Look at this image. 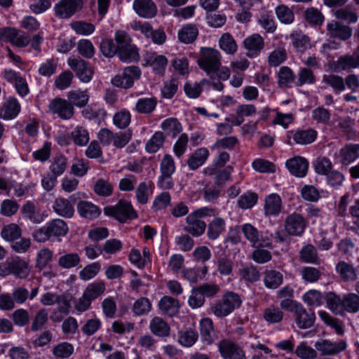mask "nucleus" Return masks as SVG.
<instances>
[{
    "instance_id": "obj_42",
    "label": "nucleus",
    "mask_w": 359,
    "mask_h": 359,
    "mask_svg": "<svg viewBox=\"0 0 359 359\" xmlns=\"http://www.w3.org/2000/svg\"><path fill=\"white\" fill-rule=\"evenodd\" d=\"M161 128L165 135L175 137L182 130L181 123L175 118H169L161 123Z\"/></svg>"
},
{
    "instance_id": "obj_41",
    "label": "nucleus",
    "mask_w": 359,
    "mask_h": 359,
    "mask_svg": "<svg viewBox=\"0 0 359 359\" xmlns=\"http://www.w3.org/2000/svg\"><path fill=\"white\" fill-rule=\"evenodd\" d=\"M201 335L204 341L208 344L212 343L214 340V328L212 320L209 318H204L200 321Z\"/></svg>"
},
{
    "instance_id": "obj_22",
    "label": "nucleus",
    "mask_w": 359,
    "mask_h": 359,
    "mask_svg": "<svg viewBox=\"0 0 359 359\" xmlns=\"http://www.w3.org/2000/svg\"><path fill=\"white\" fill-rule=\"evenodd\" d=\"M151 332L156 337H167L170 336V327L167 322L161 317H154L149 325Z\"/></svg>"
},
{
    "instance_id": "obj_23",
    "label": "nucleus",
    "mask_w": 359,
    "mask_h": 359,
    "mask_svg": "<svg viewBox=\"0 0 359 359\" xmlns=\"http://www.w3.org/2000/svg\"><path fill=\"white\" fill-rule=\"evenodd\" d=\"M22 213L24 217L34 224H40L44 220V216L40 209L32 201H27L22 206Z\"/></svg>"
},
{
    "instance_id": "obj_4",
    "label": "nucleus",
    "mask_w": 359,
    "mask_h": 359,
    "mask_svg": "<svg viewBox=\"0 0 359 359\" xmlns=\"http://www.w3.org/2000/svg\"><path fill=\"white\" fill-rule=\"evenodd\" d=\"M104 212L120 222H125L128 219H133L137 217L132 205L125 201H120L114 206L105 207Z\"/></svg>"
},
{
    "instance_id": "obj_24",
    "label": "nucleus",
    "mask_w": 359,
    "mask_h": 359,
    "mask_svg": "<svg viewBox=\"0 0 359 359\" xmlns=\"http://www.w3.org/2000/svg\"><path fill=\"white\" fill-rule=\"evenodd\" d=\"M339 155L343 165L350 164L359 158V144H346L340 149Z\"/></svg>"
},
{
    "instance_id": "obj_1",
    "label": "nucleus",
    "mask_w": 359,
    "mask_h": 359,
    "mask_svg": "<svg viewBox=\"0 0 359 359\" xmlns=\"http://www.w3.org/2000/svg\"><path fill=\"white\" fill-rule=\"evenodd\" d=\"M68 231L67 224L64 220L54 219L46 223V225L34 230L32 235L37 243H45L53 240L60 241L61 237L65 236Z\"/></svg>"
},
{
    "instance_id": "obj_43",
    "label": "nucleus",
    "mask_w": 359,
    "mask_h": 359,
    "mask_svg": "<svg viewBox=\"0 0 359 359\" xmlns=\"http://www.w3.org/2000/svg\"><path fill=\"white\" fill-rule=\"evenodd\" d=\"M69 26L76 34L82 36L90 35L95 30V26L93 23L83 20L72 21Z\"/></svg>"
},
{
    "instance_id": "obj_49",
    "label": "nucleus",
    "mask_w": 359,
    "mask_h": 359,
    "mask_svg": "<svg viewBox=\"0 0 359 359\" xmlns=\"http://www.w3.org/2000/svg\"><path fill=\"white\" fill-rule=\"evenodd\" d=\"M157 100L155 97H144L139 99L135 104V109L140 114H150L156 108Z\"/></svg>"
},
{
    "instance_id": "obj_60",
    "label": "nucleus",
    "mask_w": 359,
    "mask_h": 359,
    "mask_svg": "<svg viewBox=\"0 0 359 359\" xmlns=\"http://www.w3.org/2000/svg\"><path fill=\"white\" fill-rule=\"evenodd\" d=\"M303 301L311 306H320L323 303V297L320 292L316 290L307 291L302 297Z\"/></svg>"
},
{
    "instance_id": "obj_16",
    "label": "nucleus",
    "mask_w": 359,
    "mask_h": 359,
    "mask_svg": "<svg viewBox=\"0 0 359 359\" xmlns=\"http://www.w3.org/2000/svg\"><path fill=\"white\" fill-rule=\"evenodd\" d=\"M264 39L259 34H253L246 37L243 41V46L247 50V55L253 57L257 56L264 48Z\"/></svg>"
},
{
    "instance_id": "obj_28",
    "label": "nucleus",
    "mask_w": 359,
    "mask_h": 359,
    "mask_svg": "<svg viewBox=\"0 0 359 359\" xmlns=\"http://www.w3.org/2000/svg\"><path fill=\"white\" fill-rule=\"evenodd\" d=\"M209 156V151L206 148L196 149L187 159V165L190 170H195L201 166Z\"/></svg>"
},
{
    "instance_id": "obj_33",
    "label": "nucleus",
    "mask_w": 359,
    "mask_h": 359,
    "mask_svg": "<svg viewBox=\"0 0 359 359\" xmlns=\"http://www.w3.org/2000/svg\"><path fill=\"white\" fill-rule=\"evenodd\" d=\"M333 15L337 20L348 23H355L358 20L356 9L350 6L338 8L334 11Z\"/></svg>"
},
{
    "instance_id": "obj_45",
    "label": "nucleus",
    "mask_w": 359,
    "mask_h": 359,
    "mask_svg": "<svg viewBox=\"0 0 359 359\" xmlns=\"http://www.w3.org/2000/svg\"><path fill=\"white\" fill-rule=\"evenodd\" d=\"M67 97L72 104L78 107H85L88 102L89 95L86 90H71L68 93Z\"/></svg>"
},
{
    "instance_id": "obj_53",
    "label": "nucleus",
    "mask_w": 359,
    "mask_h": 359,
    "mask_svg": "<svg viewBox=\"0 0 359 359\" xmlns=\"http://www.w3.org/2000/svg\"><path fill=\"white\" fill-rule=\"evenodd\" d=\"M53 252L47 248L41 249L36 255V267L43 269L53 259Z\"/></svg>"
},
{
    "instance_id": "obj_2",
    "label": "nucleus",
    "mask_w": 359,
    "mask_h": 359,
    "mask_svg": "<svg viewBox=\"0 0 359 359\" xmlns=\"http://www.w3.org/2000/svg\"><path fill=\"white\" fill-rule=\"evenodd\" d=\"M242 304V299L239 294L233 292H225L222 298L214 302L210 306V313L218 318H224Z\"/></svg>"
},
{
    "instance_id": "obj_6",
    "label": "nucleus",
    "mask_w": 359,
    "mask_h": 359,
    "mask_svg": "<svg viewBox=\"0 0 359 359\" xmlns=\"http://www.w3.org/2000/svg\"><path fill=\"white\" fill-rule=\"evenodd\" d=\"M7 272L17 278L26 279L30 274L32 267L29 261L16 256L6 260Z\"/></svg>"
},
{
    "instance_id": "obj_8",
    "label": "nucleus",
    "mask_w": 359,
    "mask_h": 359,
    "mask_svg": "<svg viewBox=\"0 0 359 359\" xmlns=\"http://www.w3.org/2000/svg\"><path fill=\"white\" fill-rule=\"evenodd\" d=\"M141 72L140 69H123V72L111 79L113 86L128 89L133 86L134 81L140 78Z\"/></svg>"
},
{
    "instance_id": "obj_7",
    "label": "nucleus",
    "mask_w": 359,
    "mask_h": 359,
    "mask_svg": "<svg viewBox=\"0 0 359 359\" xmlns=\"http://www.w3.org/2000/svg\"><path fill=\"white\" fill-rule=\"evenodd\" d=\"M326 34L330 39L346 41L352 36V29L338 20H332L326 25Z\"/></svg>"
},
{
    "instance_id": "obj_27",
    "label": "nucleus",
    "mask_w": 359,
    "mask_h": 359,
    "mask_svg": "<svg viewBox=\"0 0 359 359\" xmlns=\"http://www.w3.org/2000/svg\"><path fill=\"white\" fill-rule=\"evenodd\" d=\"M53 210L60 216L71 218L74 213L73 205L69 200L64 198H56L53 205Z\"/></svg>"
},
{
    "instance_id": "obj_58",
    "label": "nucleus",
    "mask_w": 359,
    "mask_h": 359,
    "mask_svg": "<svg viewBox=\"0 0 359 359\" xmlns=\"http://www.w3.org/2000/svg\"><path fill=\"white\" fill-rule=\"evenodd\" d=\"M219 47L225 52L233 54L237 50V44L229 33H224L219 41Z\"/></svg>"
},
{
    "instance_id": "obj_26",
    "label": "nucleus",
    "mask_w": 359,
    "mask_h": 359,
    "mask_svg": "<svg viewBox=\"0 0 359 359\" xmlns=\"http://www.w3.org/2000/svg\"><path fill=\"white\" fill-rule=\"evenodd\" d=\"M158 306L163 314L172 317L178 313L180 304L176 299L165 296L160 300Z\"/></svg>"
},
{
    "instance_id": "obj_19",
    "label": "nucleus",
    "mask_w": 359,
    "mask_h": 359,
    "mask_svg": "<svg viewBox=\"0 0 359 359\" xmlns=\"http://www.w3.org/2000/svg\"><path fill=\"white\" fill-rule=\"evenodd\" d=\"M21 109L18 100L14 97H8L0 107V118L4 120L15 118Z\"/></svg>"
},
{
    "instance_id": "obj_52",
    "label": "nucleus",
    "mask_w": 359,
    "mask_h": 359,
    "mask_svg": "<svg viewBox=\"0 0 359 359\" xmlns=\"http://www.w3.org/2000/svg\"><path fill=\"white\" fill-rule=\"evenodd\" d=\"M305 20L311 25H320L325 20V17L320 11L311 7L304 12Z\"/></svg>"
},
{
    "instance_id": "obj_20",
    "label": "nucleus",
    "mask_w": 359,
    "mask_h": 359,
    "mask_svg": "<svg viewBox=\"0 0 359 359\" xmlns=\"http://www.w3.org/2000/svg\"><path fill=\"white\" fill-rule=\"evenodd\" d=\"M285 165L290 172L295 177H303L307 173L309 163L303 157L292 158L286 161Z\"/></svg>"
},
{
    "instance_id": "obj_32",
    "label": "nucleus",
    "mask_w": 359,
    "mask_h": 359,
    "mask_svg": "<svg viewBox=\"0 0 359 359\" xmlns=\"http://www.w3.org/2000/svg\"><path fill=\"white\" fill-rule=\"evenodd\" d=\"M325 301L327 308L335 315L343 316V302L340 296L332 292H327L325 295Z\"/></svg>"
},
{
    "instance_id": "obj_57",
    "label": "nucleus",
    "mask_w": 359,
    "mask_h": 359,
    "mask_svg": "<svg viewBox=\"0 0 359 359\" xmlns=\"http://www.w3.org/2000/svg\"><path fill=\"white\" fill-rule=\"evenodd\" d=\"M313 120L318 124L327 125L331 118L330 111L323 107H318L312 110Z\"/></svg>"
},
{
    "instance_id": "obj_63",
    "label": "nucleus",
    "mask_w": 359,
    "mask_h": 359,
    "mask_svg": "<svg viewBox=\"0 0 359 359\" xmlns=\"http://www.w3.org/2000/svg\"><path fill=\"white\" fill-rule=\"evenodd\" d=\"M302 278L307 283H316L321 277V272L312 266H304L300 269Z\"/></svg>"
},
{
    "instance_id": "obj_31",
    "label": "nucleus",
    "mask_w": 359,
    "mask_h": 359,
    "mask_svg": "<svg viewBox=\"0 0 359 359\" xmlns=\"http://www.w3.org/2000/svg\"><path fill=\"white\" fill-rule=\"evenodd\" d=\"M336 271L344 281L353 282L358 278L355 269L344 261L339 262L336 265Z\"/></svg>"
},
{
    "instance_id": "obj_55",
    "label": "nucleus",
    "mask_w": 359,
    "mask_h": 359,
    "mask_svg": "<svg viewBox=\"0 0 359 359\" xmlns=\"http://www.w3.org/2000/svg\"><path fill=\"white\" fill-rule=\"evenodd\" d=\"M71 137L79 146H85L90 140L88 131L83 126H76L72 132Z\"/></svg>"
},
{
    "instance_id": "obj_21",
    "label": "nucleus",
    "mask_w": 359,
    "mask_h": 359,
    "mask_svg": "<svg viewBox=\"0 0 359 359\" xmlns=\"http://www.w3.org/2000/svg\"><path fill=\"white\" fill-rule=\"evenodd\" d=\"M282 210V199L277 194H271L266 196L264 205L266 216H277Z\"/></svg>"
},
{
    "instance_id": "obj_15",
    "label": "nucleus",
    "mask_w": 359,
    "mask_h": 359,
    "mask_svg": "<svg viewBox=\"0 0 359 359\" xmlns=\"http://www.w3.org/2000/svg\"><path fill=\"white\" fill-rule=\"evenodd\" d=\"M205 222L201 220L194 211L186 217V226L184 227V230L193 236H201L205 232Z\"/></svg>"
},
{
    "instance_id": "obj_62",
    "label": "nucleus",
    "mask_w": 359,
    "mask_h": 359,
    "mask_svg": "<svg viewBox=\"0 0 359 359\" xmlns=\"http://www.w3.org/2000/svg\"><path fill=\"white\" fill-rule=\"evenodd\" d=\"M318 315L321 320L327 325H330L331 327L334 329L338 334L341 335L344 333L343 326L338 319L332 317L325 311H320L318 312Z\"/></svg>"
},
{
    "instance_id": "obj_38",
    "label": "nucleus",
    "mask_w": 359,
    "mask_h": 359,
    "mask_svg": "<svg viewBox=\"0 0 359 359\" xmlns=\"http://www.w3.org/2000/svg\"><path fill=\"white\" fill-rule=\"evenodd\" d=\"M275 13L278 20L285 25H290L294 21V13L292 8L280 4L275 8Z\"/></svg>"
},
{
    "instance_id": "obj_13",
    "label": "nucleus",
    "mask_w": 359,
    "mask_h": 359,
    "mask_svg": "<svg viewBox=\"0 0 359 359\" xmlns=\"http://www.w3.org/2000/svg\"><path fill=\"white\" fill-rule=\"evenodd\" d=\"M49 110L58 115L62 119L71 118L74 113V107L69 101L62 98H55L49 104Z\"/></svg>"
},
{
    "instance_id": "obj_39",
    "label": "nucleus",
    "mask_w": 359,
    "mask_h": 359,
    "mask_svg": "<svg viewBox=\"0 0 359 359\" xmlns=\"http://www.w3.org/2000/svg\"><path fill=\"white\" fill-rule=\"evenodd\" d=\"M80 262L81 259L77 253H61L57 260V265L63 269H69L77 266Z\"/></svg>"
},
{
    "instance_id": "obj_51",
    "label": "nucleus",
    "mask_w": 359,
    "mask_h": 359,
    "mask_svg": "<svg viewBox=\"0 0 359 359\" xmlns=\"http://www.w3.org/2000/svg\"><path fill=\"white\" fill-rule=\"evenodd\" d=\"M74 346L68 342H62L54 346L52 353L56 359L67 358L74 353Z\"/></svg>"
},
{
    "instance_id": "obj_5",
    "label": "nucleus",
    "mask_w": 359,
    "mask_h": 359,
    "mask_svg": "<svg viewBox=\"0 0 359 359\" xmlns=\"http://www.w3.org/2000/svg\"><path fill=\"white\" fill-rule=\"evenodd\" d=\"M83 0H60L54 6L55 16L68 19L83 8Z\"/></svg>"
},
{
    "instance_id": "obj_48",
    "label": "nucleus",
    "mask_w": 359,
    "mask_h": 359,
    "mask_svg": "<svg viewBox=\"0 0 359 359\" xmlns=\"http://www.w3.org/2000/svg\"><path fill=\"white\" fill-rule=\"evenodd\" d=\"M198 337L196 331L191 329L181 330L178 332V342L183 346H192Z\"/></svg>"
},
{
    "instance_id": "obj_18",
    "label": "nucleus",
    "mask_w": 359,
    "mask_h": 359,
    "mask_svg": "<svg viewBox=\"0 0 359 359\" xmlns=\"http://www.w3.org/2000/svg\"><path fill=\"white\" fill-rule=\"evenodd\" d=\"M133 7L141 18H152L157 13V7L152 0H135Z\"/></svg>"
},
{
    "instance_id": "obj_3",
    "label": "nucleus",
    "mask_w": 359,
    "mask_h": 359,
    "mask_svg": "<svg viewBox=\"0 0 359 359\" xmlns=\"http://www.w3.org/2000/svg\"><path fill=\"white\" fill-rule=\"evenodd\" d=\"M245 238L252 247H271L272 242L268 232L259 231L255 226L245 223L241 227Z\"/></svg>"
},
{
    "instance_id": "obj_50",
    "label": "nucleus",
    "mask_w": 359,
    "mask_h": 359,
    "mask_svg": "<svg viewBox=\"0 0 359 359\" xmlns=\"http://www.w3.org/2000/svg\"><path fill=\"white\" fill-rule=\"evenodd\" d=\"M105 283L102 281H95L89 284L83 293L91 300H94L101 296L105 291Z\"/></svg>"
},
{
    "instance_id": "obj_25",
    "label": "nucleus",
    "mask_w": 359,
    "mask_h": 359,
    "mask_svg": "<svg viewBox=\"0 0 359 359\" xmlns=\"http://www.w3.org/2000/svg\"><path fill=\"white\" fill-rule=\"evenodd\" d=\"M293 48L299 52H304L311 46L310 38L302 31H294L290 34Z\"/></svg>"
},
{
    "instance_id": "obj_36",
    "label": "nucleus",
    "mask_w": 359,
    "mask_h": 359,
    "mask_svg": "<svg viewBox=\"0 0 359 359\" xmlns=\"http://www.w3.org/2000/svg\"><path fill=\"white\" fill-rule=\"evenodd\" d=\"M345 312L350 313L359 312V295L356 292H349L344 295L343 315Z\"/></svg>"
},
{
    "instance_id": "obj_59",
    "label": "nucleus",
    "mask_w": 359,
    "mask_h": 359,
    "mask_svg": "<svg viewBox=\"0 0 359 359\" xmlns=\"http://www.w3.org/2000/svg\"><path fill=\"white\" fill-rule=\"evenodd\" d=\"M145 65L154 67H165L168 65V59L162 55L156 53H147L144 55Z\"/></svg>"
},
{
    "instance_id": "obj_64",
    "label": "nucleus",
    "mask_w": 359,
    "mask_h": 359,
    "mask_svg": "<svg viewBox=\"0 0 359 359\" xmlns=\"http://www.w3.org/2000/svg\"><path fill=\"white\" fill-rule=\"evenodd\" d=\"M294 353L301 359H313L317 357L316 351L307 346L305 342H302L297 346Z\"/></svg>"
},
{
    "instance_id": "obj_54",
    "label": "nucleus",
    "mask_w": 359,
    "mask_h": 359,
    "mask_svg": "<svg viewBox=\"0 0 359 359\" xmlns=\"http://www.w3.org/2000/svg\"><path fill=\"white\" fill-rule=\"evenodd\" d=\"M178 85L179 81L175 77H172L170 80L165 81L161 90L162 97L165 99L172 98L177 91Z\"/></svg>"
},
{
    "instance_id": "obj_34",
    "label": "nucleus",
    "mask_w": 359,
    "mask_h": 359,
    "mask_svg": "<svg viewBox=\"0 0 359 359\" xmlns=\"http://www.w3.org/2000/svg\"><path fill=\"white\" fill-rule=\"evenodd\" d=\"M117 55L118 58L124 62H137L140 59L139 49L135 44L118 50Z\"/></svg>"
},
{
    "instance_id": "obj_61",
    "label": "nucleus",
    "mask_w": 359,
    "mask_h": 359,
    "mask_svg": "<svg viewBox=\"0 0 359 359\" xmlns=\"http://www.w3.org/2000/svg\"><path fill=\"white\" fill-rule=\"evenodd\" d=\"M131 115L126 109H122L114 114L113 123L119 129H125L130 123Z\"/></svg>"
},
{
    "instance_id": "obj_40",
    "label": "nucleus",
    "mask_w": 359,
    "mask_h": 359,
    "mask_svg": "<svg viewBox=\"0 0 359 359\" xmlns=\"http://www.w3.org/2000/svg\"><path fill=\"white\" fill-rule=\"evenodd\" d=\"M67 166V157L62 154H57L52 158L49 170L53 175L58 177L65 172Z\"/></svg>"
},
{
    "instance_id": "obj_11",
    "label": "nucleus",
    "mask_w": 359,
    "mask_h": 359,
    "mask_svg": "<svg viewBox=\"0 0 359 359\" xmlns=\"http://www.w3.org/2000/svg\"><path fill=\"white\" fill-rule=\"evenodd\" d=\"M218 349L224 359H246L243 350L231 341L222 340L218 344Z\"/></svg>"
},
{
    "instance_id": "obj_29",
    "label": "nucleus",
    "mask_w": 359,
    "mask_h": 359,
    "mask_svg": "<svg viewBox=\"0 0 359 359\" xmlns=\"http://www.w3.org/2000/svg\"><path fill=\"white\" fill-rule=\"evenodd\" d=\"M80 215L89 219L97 218L101 213L100 209L95 204L88 201H81L77 205Z\"/></svg>"
},
{
    "instance_id": "obj_46",
    "label": "nucleus",
    "mask_w": 359,
    "mask_h": 359,
    "mask_svg": "<svg viewBox=\"0 0 359 359\" xmlns=\"http://www.w3.org/2000/svg\"><path fill=\"white\" fill-rule=\"evenodd\" d=\"M264 320L269 324L278 323L283 318V313L278 307L270 306L263 311Z\"/></svg>"
},
{
    "instance_id": "obj_9",
    "label": "nucleus",
    "mask_w": 359,
    "mask_h": 359,
    "mask_svg": "<svg viewBox=\"0 0 359 359\" xmlns=\"http://www.w3.org/2000/svg\"><path fill=\"white\" fill-rule=\"evenodd\" d=\"M314 346L322 355H334L344 351L347 344L344 340L320 339L315 343Z\"/></svg>"
},
{
    "instance_id": "obj_14",
    "label": "nucleus",
    "mask_w": 359,
    "mask_h": 359,
    "mask_svg": "<svg viewBox=\"0 0 359 359\" xmlns=\"http://www.w3.org/2000/svg\"><path fill=\"white\" fill-rule=\"evenodd\" d=\"M294 319L299 328L307 329L313 326L316 316L312 309L306 310L301 304L294 309Z\"/></svg>"
},
{
    "instance_id": "obj_17",
    "label": "nucleus",
    "mask_w": 359,
    "mask_h": 359,
    "mask_svg": "<svg viewBox=\"0 0 359 359\" xmlns=\"http://www.w3.org/2000/svg\"><path fill=\"white\" fill-rule=\"evenodd\" d=\"M316 137L317 131L313 128L290 131L287 133L289 144H291L290 141L292 139L295 144H309L314 142Z\"/></svg>"
},
{
    "instance_id": "obj_47",
    "label": "nucleus",
    "mask_w": 359,
    "mask_h": 359,
    "mask_svg": "<svg viewBox=\"0 0 359 359\" xmlns=\"http://www.w3.org/2000/svg\"><path fill=\"white\" fill-rule=\"evenodd\" d=\"M21 229L16 224H9L3 227L1 231V237L6 241H14L20 238Z\"/></svg>"
},
{
    "instance_id": "obj_35",
    "label": "nucleus",
    "mask_w": 359,
    "mask_h": 359,
    "mask_svg": "<svg viewBox=\"0 0 359 359\" xmlns=\"http://www.w3.org/2000/svg\"><path fill=\"white\" fill-rule=\"evenodd\" d=\"M283 274L276 270H266L264 275V285L269 289H276L283 283Z\"/></svg>"
},
{
    "instance_id": "obj_56",
    "label": "nucleus",
    "mask_w": 359,
    "mask_h": 359,
    "mask_svg": "<svg viewBox=\"0 0 359 359\" xmlns=\"http://www.w3.org/2000/svg\"><path fill=\"white\" fill-rule=\"evenodd\" d=\"M151 309V304L149 299L146 297H141L136 300L133 306V312L137 316L147 315Z\"/></svg>"
},
{
    "instance_id": "obj_37",
    "label": "nucleus",
    "mask_w": 359,
    "mask_h": 359,
    "mask_svg": "<svg viewBox=\"0 0 359 359\" xmlns=\"http://www.w3.org/2000/svg\"><path fill=\"white\" fill-rule=\"evenodd\" d=\"M198 30L195 25H187L178 32V39L182 43L189 44L193 43L197 38Z\"/></svg>"
},
{
    "instance_id": "obj_10",
    "label": "nucleus",
    "mask_w": 359,
    "mask_h": 359,
    "mask_svg": "<svg viewBox=\"0 0 359 359\" xmlns=\"http://www.w3.org/2000/svg\"><path fill=\"white\" fill-rule=\"evenodd\" d=\"M306 224V219L302 215L293 212L285 218V230L290 236H301L305 230Z\"/></svg>"
},
{
    "instance_id": "obj_30",
    "label": "nucleus",
    "mask_w": 359,
    "mask_h": 359,
    "mask_svg": "<svg viewBox=\"0 0 359 359\" xmlns=\"http://www.w3.org/2000/svg\"><path fill=\"white\" fill-rule=\"evenodd\" d=\"M225 220L222 217H215L208 225L207 236L210 240H216L225 231Z\"/></svg>"
},
{
    "instance_id": "obj_44",
    "label": "nucleus",
    "mask_w": 359,
    "mask_h": 359,
    "mask_svg": "<svg viewBox=\"0 0 359 359\" xmlns=\"http://www.w3.org/2000/svg\"><path fill=\"white\" fill-rule=\"evenodd\" d=\"M287 59V52L283 47H278L271 51L268 56V64L271 67L283 65Z\"/></svg>"
},
{
    "instance_id": "obj_12",
    "label": "nucleus",
    "mask_w": 359,
    "mask_h": 359,
    "mask_svg": "<svg viewBox=\"0 0 359 359\" xmlns=\"http://www.w3.org/2000/svg\"><path fill=\"white\" fill-rule=\"evenodd\" d=\"M198 63L201 67H219L222 56L220 53L212 48H201Z\"/></svg>"
}]
</instances>
